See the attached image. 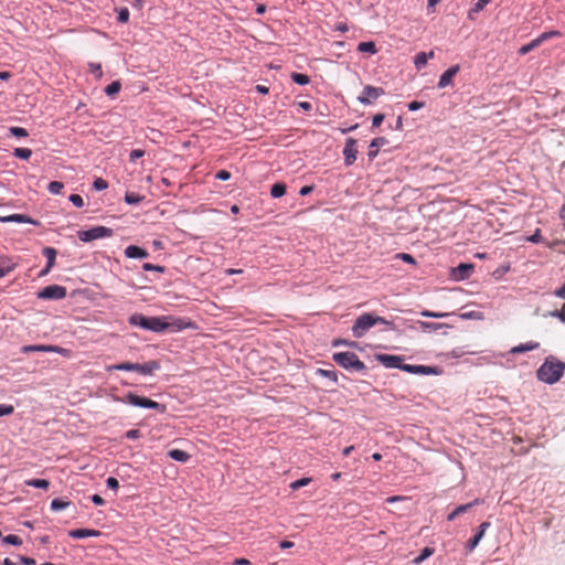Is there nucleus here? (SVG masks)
I'll list each match as a JSON object with an SVG mask.
<instances>
[{"mask_svg":"<svg viewBox=\"0 0 565 565\" xmlns=\"http://www.w3.org/2000/svg\"><path fill=\"white\" fill-rule=\"evenodd\" d=\"M565 371V363L553 356L546 358L544 363L539 367L537 379L547 384H554L559 381Z\"/></svg>","mask_w":565,"mask_h":565,"instance_id":"1","label":"nucleus"},{"mask_svg":"<svg viewBox=\"0 0 565 565\" xmlns=\"http://www.w3.org/2000/svg\"><path fill=\"white\" fill-rule=\"evenodd\" d=\"M377 323L384 324L388 329L395 328L392 321H388L383 317L366 312L356 318L352 327L353 335L355 338H362L372 327H374Z\"/></svg>","mask_w":565,"mask_h":565,"instance_id":"2","label":"nucleus"},{"mask_svg":"<svg viewBox=\"0 0 565 565\" xmlns=\"http://www.w3.org/2000/svg\"><path fill=\"white\" fill-rule=\"evenodd\" d=\"M334 362L347 370L363 372L366 370L365 364L353 352H338L333 354Z\"/></svg>","mask_w":565,"mask_h":565,"instance_id":"3","label":"nucleus"},{"mask_svg":"<svg viewBox=\"0 0 565 565\" xmlns=\"http://www.w3.org/2000/svg\"><path fill=\"white\" fill-rule=\"evenodd\" d=\"M122 402L128 403L136 407H142V408H152L158 411L159 413L166 412V406L162 404H159L158 402H154L148 397L139 396L132 392H129Z\"/></svg>","mask_w":565,"mask_h":565,"instance_id":"4","label":"nucleus"},{"mask_svg":"<svg viewBox=\"0 0 565 565\" xmlns=\"http://www.w3.org/2000/svg\"><path fill=\"white\" fill-rule=\"evenodd\" d=\"M113 235V230L106 226H94L88 230H82L77 232V237L83 243H89L95 239L110 237Z\"/></svg>","mask_w":565,"mask_h":565,"instance_id":"5","label":"nucleus"},{"mask_svg":"<svg viewBox=\"0 0 565 565\" xmlns=\"http://www.w3.org/2000/svg\"><path fill=\"white\" fill-rule=\"evenodd\" d=\"M561 36H562V33L556 30L543 32L537 38L532 40L530 43L522 45L518 52L520 55H525L529 52H531L532 50L540 46L543 42L554 39V38H561Z\"/></svg>","mask_w":565,"mask_h":565,"instance_id":"6","label":"nucleus"},{"mask_svg":"<svg viewBox=\"0 0 565 565\" xmlns=\"http://www.w3.org/2000/svg\"><path fill=\"white\" fill-rule=\"evenodd\" d=\"M66 288L60 285H51L38 292V298L45 300H60L66 297Z\"/></svg>","mask_w":565,"mask_h":565,"instance_id":"7","label":"nucleus"},{"mask_svg":"<svg viewBox=\"0 0 565 565\" xmlns=\"http://www.w3.org/2000/svg\"><path fill=\"white\" fill-rule=\"evenodd\" d=\"M385 94L384 89L382 87H375L371 85H366L363 88L362 94L358 97V100L363 105H369L373 100L377 99L379 97L383 96Z\"/></svg>","mask_w":565,"mask_h":565,"instance_id":"8","label":"nucleus"},{"mask_svg":"<svg viewBox=\"0 0 565 565\" xmlns=\"http://www.w3.org/2000/svg\"><path fill=\"white\" fill-rule=\"evenodd\" d=\"M343 156H344V163L345 166H351L356 160L358 156V148H356V140L353 138H349L345 141V146L343 149Z\"/></svg>","mask_w":565,"mask_h":565,"instance_id":"9","label":"nucleus"},{"mask_svg":"<svg viewBox=\"0 0 565 565\" xmlns=\"http://www.w3.org/2000/svg\"><path fill=\"white\" fill-rule=\"evenodd\" d=\"M376 360L381 362L385 367H395L401 369L403 358L399 355H391V354H379L376 355Z\"/></svg>","mask_w":565,"mask_h":565,"instance_id":"10","label":"nucleus"},{"mask_svg":"<svg viewBox=\"0 0 565 565\" xmlns=\"http://www.w3.org/2000/svg\"><path fill=\"white\" fill-rule=\"evenodd\" d=\"M134 366L136 367V369H134V371H136L142 375H150L160 369V363H159V361L152 360V361H148L143 364L135 363Z\"/></svg>","mask_w":565,"mask_h":565,"instance_id":"11","label":"nucleus"},{"mask_svg":"<svg viewBox=\"0 0 565 565\" xmlns=\"http://www.w3.org/2000/svg\"><path fill=\"white\" fill-rule=\"evenodd\" d=\"M459 70H460L459 65H452L446 72H444L439 78L438 87L445 88L448 85H450L452 83V78L456 76V74L459 72Z\"/></svg>","mask_w":565,"mask_h":565,"instance_id":"12","label":"nucleus"},{"mask_svg":"<svg viewBox=\"0 0 565 565\" xmlns=\"http://www.w3.org/2000/svg\"><path fill=\"white\" fill-rule=\"evenodd\" d=\"M148 330L158 333L168 330L167 317H150Z\"/></svg>","mask_w":565,"mask_h":565,"instance_id":"13","label":"nucleus"},{"mask_svg":"<svg viewBox=\"0 0 565 565\" xmlns=\"http://www.w3.org/2000/svg\"><path fill=\"white\" fill-rule=\"evenodd\" d=\"M100 534V531L93 529H75L68 532V535L73 539L97 537Z\"/></svg>","mask_w":565,"mask_h":565,"instance_id":"14","label":"nucleus"},{"mask_svg":"<svg viewBox=\"0 0 565 565\" xmlns=\"http://www.w3.org/2000/svg\"><path fill=\"white\" fill-rule=\"evenodd\" d=\"M43 255L47 259V264L44 269L41 270V273L38 276H44L46 275L51 268L54 266L55 258H56V250L53 247H45L43 249Z\"/></svg>","mask_w":565,"mask_h":565,"instance_id":"15","label":"nucleus"},{"mask_svg":"<svg viewBox=\"0 0 565 565\" xmlns=\"http://www.w3.org/2000/svg\"><path fill=\"white\" fill-rule=\"evenodd\" d=\"M125 255L128 258H147L149 253L137 245H129L125 249Z\"/></svg>","mask_w":565,"mask_h":565,"instance_id":"16","label":"nucleus"},{"mask_svg":"<svg viewBox=\"0 0 565 565\" xmlns=\"http://www.w3.org/2000/svg\"><path fill=\"white\" fill-rule=\"evenodd\" d=\"M479 503H480V500L476 499L475 501H472L470 503L458 505L451 513L448 514L447 520L449 522L454 521L458 515L467 512L473 505H477Z\"/></svg>","mask_w":565,"mask_h":565,"instance_id":"17","label":"nucleus"},{"mask_svg":"<svg viewBox=\"0 0 565 565\" xmlns=\"http://www.w3.org/2000/svg\"><path fill=\"white\" fill-rule=\"evenodd\" d=\"M150 317H146L141 313H135L129 317V323L131 326L140 327L145 330H148Z\"/></svg>","mask_w":565,"mask_h":565,"instance_id":"18","label":"nucleus"},{"mask_svg":"<svg viewBox=\"0 0 565 565\" xmlns=\"http://www.w3.org/2000/svg\"><path fill=\"white\" fill-rule=\"evenodd\" d=\"M387 139L384 137L374 138L370 143L369 157L371 159L377 156L379 149L387 143Z\"/></svg>","mask_w":565,"mask_h":565,"instance_id":"19","label":"nucleus"},{"mask_svg":"<svg viewBox=\"0 0 565 565\" xmlns=\"http://www.w3.org/2000/svg\"><path fill=\"white\" fill-rule=\"evenodd\" d=\"M171 321H167L168 329L172 331H181L191 326V322L182 318H169Z\"/></svg>","mask_w":565,"mask_h":565,"instance_id":"20","label":"nucleus"},{"mask_svg":"<svg viewBox=\"0 0 565 565\" xmlns=\"http://www.w3.org/2000/svg\"><path fill=\"white\" fill-rule=\"evenodd\" d=\"M540 347V343L539 342H535V341H529L526 343H521L516 347H513L511 349V353L512 354H516V353H523V352H527V351H532V350H536L537 348Z\"/></svg>","mask_w":565,"mask_h":565,"instance_id":"21","label":"nucleus"},{"mask_svg":"<svg viewBox=\"0 0 565 565\" xmlns=\"http://www.w3.org/2000/svg\"><path fill=\"white\" fill-rule=\"evenodd\" d=\"M0 222H18V223H34L33 220L30 217H26L24 214H8V215H0Z\"/></svg>","mask_w":565,"mask_h":565,"instance_id":"22","label":"nucleus"},{"mask_svg":"<svg viewBox=\"0 0 565 565\" xmlns=\"http://www.w3.org/2000/svg\"><path fill=\"white\" fill-rule=\"evenodd\" d=\"M38 352H57L65 358L71 356V351L56 345H39L36 347Z\"/></svg>","mask_w":565,"mask_h":565,"instance_id":"23","label":"nucleus"},{"mask_svg":"<svg viewBox=\"0 0 565 565\" xmlns=\"http://www.w3.org/2000/svg\"><path fill=\"white\" fill-rule=\"evenodd\" d=\"M434 57V51H430L429 53L419 52L414 60L415 67L417 70H422L426 66L429 58Z\"/></svg>","mask_w":565,"mask_h":565,"instance_id":"24","label":"nucleus"},{"mask_svg":"<svg viewBox=\"0 0 565 565\" xmlns=\"http://www.w3.org/2000/svg\"><path fill=\"white\" fill-rule=\"evenodd\" d=\"M168 456L179 462H186L190 460L191 456L186 451L181 449H171L168 451Z\"/></svg>","mask_w":565,"mask_h":565,"instance_id":"25","label":"nucleus"},{"mask_svg":"<svg viewBox=\"0 0 565 565\" xmlns=\"http://www.w3.org/2000/svg\"><path fill=\"white\" fill-rule=\"evenodd\" d=\"M15 264L8 257H0V278L6 276L14 268Z\"/></svg>","mask_w":565,"mask_h":565,"instance_id":"26","label":"nucleus"},{"mask_svg":"<svg viewBox=\"0 0 565 565\" xmlns=\"http://www.w3.org/2000/svg\"><path fill=\"white\" fill-rule=\"evenodd\" d=\"M441 370L435 366L417 365L416 374L422 375H439Z\"/></svg>","mask_w":565,"mask_h":565,"instance_id":"27","label":"nucleus"},{"mask_svg":"<svg viewBox=\"0 0 565 565\" xmlns=\"http://www.w3.org/2000/svg\"><path fill=\"white\" fill-rule=\"evenodd\" d=\"M457 273H458V277L460 279H465V278H468L471 274V271L473 270V265L472 264H460L457 268H456Z\"/></svg>","mask_w":565,"mask_h":565,"instance_id":"28","label":"nucleus"},{"mask_svg":"<svg viewBox=\"0 0 565 565\" xmlns=\"http://www.w3.org/2000/svg\"><path fill=\"white\" fill-rule=\"evenodd\" d=\"M135 363H131V362H122V363H119V364H113V365H108L106 367V370L108 372H111L114 370H117V371H134V369H136L134 366Z\"/></svg>","mask_w":565,"mask_h":565,"instance_id":"29","label":"nucleus"},{"mask_svg":"<svg viewBox=\"0 0 565 565\" xmlns=\"http://www.w3.org/2000/svg\"><path fill=\"white\" fill-rule=\"evenodd\" d=\"M358 51L362 52V53H371V54H375L377 52L375 43L372 41L359 43Z\"/></svg>","mask_w":565,"mask_h":565,"instance_id":"30","label":"nucleus"},{"mask_svg":"<svg viewBox=\"0 0 565 565\" xmlns=\"http://www.w3.org/2000/svg\"><path fill=\"white\" fill-rule=\"evenodd\" d=\"M434 553H435L434 547L426 546L422 551V553L416 558H414L413 562H414V564L418 565V564L423 563L426 558L430 557Z\"/></svg>","mask_w":565,"mask_h":565,"instance_id":"31","label":"nucleus"},{"mask_svg":"<svg viewBox=\"0 0 565 565\" xmlns=\"http://www.w3.org/2000/svg\"><path fill=\"white\" fill-rule=\"evenodd\" d=\"M286 193V184L285 183H275L273 186H271V190H270V194L274 196V198H280L284 194Z\"/></svg>","mask_w":565,"mask_h":565,"instance_id":"32","label":"nucleus"},{"mask_svg":"<svg viewBox=\"0 0 565 565\" xmlns=\"http://www.w3.org/2000/svg\"><path fill=\"white\" fill-rule=\"evenodd\" d=\"M143 199H145V196L140 195L139 193H135V192H127L125 195V201L131 205H135V204L141 202Z\"/></svg>","mask_w":565,"mask_h":565,"instance_id":"33","label":"nucleus"},{"mask_svg":"<svg viewBox=\"0 0 565 565\" xmlns=\"http://www.w3.org/2000/svg\"><path fill=\"white\" fill-rule=\"evenodd\" d=\"M13 156L26 160L32 156V150L29 148H15L13 151Z\"/></svg>","mask_w":565,"mask_h":565,"instance_id":"34","label":"nucleus"},{"mask_svg":"<svg viewBox=\"0 0 565 565\" xmlns=\"http://www.w3.org/2000/svg\"><path fill=\"white\" fill-rule=\"evenodd\" d=\"M291 79L299 85H307L310 82L309 76L302 73H292Z\"/></svg>","mask_w":565,"mask_h":565,"instance_id":"35","label":"nucleus"},{"mask_svg":"<svg viewBox=\"0 0 565 565\" xmlns=\"http://www.w3.org/2000/svg\"><path fill=\"white\" fill-rule=\"evenodd\" d=\"M120 88H121L120 82L115 81V82L110 83L108 86H106L105 93L108 96H114L120 90Z\"/></svg>","mask_w":565,"mask_h":565,"instance_id":"36","label":"nucleus"},{"mask_svg":"<svg viewBox=\"0 0 565 565\" xmlns=\"http://www.w3.org/2000/svg\"><path fill=\"white\" fill-rule=\"evenodd\" d=\"M10 135L17 137V138H24L28 137V130L22 127H11L9 129Z\"/></svg>","mask_w":565,"mask_h":565,"instance_id":"37","label":"nucleus"},{"mask_svg":"<svg viewBox=\"0 0 565 565\" xmlns=\"http://www.w3.org/2000/svg\"><path fill=\"white\" fill-rule=\"evenodd\" d=\"M71 502L68 501H63V500H60V499H54L52 502H51V509L53 511H60V510H63L65 509L66 507L70 505Z\"/></svg>","mask_w":565,"mask_h":565,"instance_id":"38","label":"nucleus"},{"mask_svg":"<svg viewBox=\"0 0 565 565\" xmlns=\"http://www.w3.org/2000/svg\"><path fill=\"white\" fill-rule=\"evenodd\" d=\"M311 482V478H301L290 483V488L292 490H298L305 486H308Z\"/></svg>","mask_w":565,"mask_h":565,"instance_id":"39","label":"nucleus"},{"mask_svg":"<svg viewBox=\"0 0 565 565\" xmlns=\"http://www.w3.org/2000/svg\"><path fill=\"white\" fill-rule=\"evenodd\" d=\"M89 72L95 75L96 78H102L103 70L99 63H89L88 64Z\"/></svg>","mask_w":565,"mask_h":565,"instance_id":"40","label":"nucleus"},{"mask_svg":"<svg viewBox=\"0 0 565 565\" xmlns=\"http://www.w3.org/2000/svg\"><path fill=\"white\" fill-rule=\"evenodd\" d=\"M3 543L11 545H20L22 544V540L20 536L15 534H9L3 539Z\"/></svg>","mask_w":565,"mask_h":565,"instance_id":"41","label":"nucleus"},{"mask_svg":"<svg viewBox=\"0 0 565 565\" xmlns=\"http://www.w3.org/2000/svg\"><path fill=\"white\" fill-rule=\"evenodd\" d=\"M63 188H64V184L60 181H52L49 184V191L53 194H58Z\"/></svg>","mask_w":565,"mask_h":565,"instance_id":"42","label":"nucleus"},{"mask_svg":"<svg viewBox=\"0 0 565 565\" xmlns=\"http://www.w3.org/2000/svg\"><path fill=\"white\" fill-rule=\"evenodd\" d=\"M422 327L431 331H437L443 327H448L445 323H436V322H422Z\"/></svg>","mask_w":565,"mask_h":565,"instance_id":"43","label":"nucleus"},{"mask_svg":"<svg viewBox=\"0 0 565 565\" xmlns=\"http://www.w3.org/2000/svg\"><path fill=\"white\" fill-rule=\"evenodd\" d=\"M420 315L423 317H427V318H444V317L449 316L450 313H447V312H434V311H429V310H424V311L420 312Z\"/></svg>","mask_w":565,"mask_h":565,"instance_id":"44","label":"nucleus"},{"mask_svg":"<svg viewBox=\"0 0 565 565\" xmlns=\"http://www.w3.org/2000/svg\"><path fill=\"white\" fill-rule=\"evenodd\" d=\"M108 186V183L106 180L102 179V178H97L94 183H93V188L97 191H102V190H105L107 189Z\"/></svg>","mask_w":565,"mask_h":565,"instance_id":"45","label":"nucleus"},{"mask_svg":"<svg viewBox=\"0 0 565 565\" xmlns=\"http://www.w3.org/2000/svg\"><path fill=\"white\" fill-rule=\"evenodd\" d=\"M460 318L461 319H478L479 320L482 318V313L479 311H470V312L461 313Z\"/></svg>","mask_w":565,"mask_h":565,"instance_id":"46","label":"nucleus"},{"mask_svg":"<svg viewBox=\"0 0 565 565\" xmlns=\"http://www.w3.org/2000/svg\"><path fill=\"white\" fill-rule=\"evenodd\" d=\"M70 201L76 206V207H83L84 206V200L79 194H72L70 196Z\"/></svg>","mask_w":565,"mask_h":565,"instance_id":"47","label":"nucleus"},{"mask_svg":"<svg viewBox=\"0 0 565 565\" xmlns=\"http://www.w3.org/2000/svg\"><path fill=\"white\" fill-rule=\"evenodd\" d=\"M14 412L12 405L0 404V417L11 415Z\"/></svg>","mask_w":565,"mask_h":565,"instance_id":"48","label":"nucleus"},{"mask_svg":"<svg viewBox=\"0 0 565 565\" xmlns=\"http://www.w3.org/2000/svg\"><path fill=\"white\" fill-rule=\"evenodd\" d=\"M489 526H490L489 522H482L479 526V531L475 534V536L481 541Z\"/></svg>","mask_w":565,"mask_h":565,"instance_id":"49","label":"nucleus"},{"mask_svg":"<svg viewBox=\"0 0 565 565\" xmlns=\"http://www.w3.org/2000/svg\"><path fill=\"white\" fill-rule=\"evenodd\" d=\"M489 2L490 0H478V2L475 4V8L470 10L469 17H471L472 12L481 11Z\"/></svg>","mask_w":565,"mask_h":565,"instance_id":"50","label":"nucleus"},{"mask_svg":"<svg viewBox=\"0 0 565 565\" xmlns=\"http://www.w3.org/2000/svg\"><path fill=\"white\" fill-rule=\"evenodd\" d=\"M142 268L146 271H152V270L160 271V273L163 271V267H161L159 265H153V264H150V263H145L142 265Z\"/></svg>","mask_w":565,"mask_h":565,"instance_id":"51","label":"nucleus"},{"mask_svg":"<svg viewBox=\"0 0 565 565\" xmlns=\"http://www.w3.org/2000/svg\"><path fill=\"white\" fill-rule=\"evenodd\" d=\"M106 484H107L108 488H110L113 490H117L118 487H119L118 480L116 478H114V477L107 478Z\"/></svg>","mask_w":565,"mask_h":565,"instance_id":"52","label":"nucleus"},{"mask_svg":"<svg viewBox=\"0 0 565 565\" xmlns=\"http://www.w3.org/2000/svg\"><path fill=\"white\" fill-rule=\"evenodd\" d=\"M215 178L222 181L228 180L231 178V173L227 170H220Z\"/></svg>","mask_w":565,"mask_h":565,"instance_id":"53","label":"nucleus"},{"mask_svg":"<svg viewBox=\"0 0 565 565\" xmlns=\"http://www.w3.org/2000/svg\"><path fill=\"white\" fill-rule=\"evenodd\" d=\"M145 151L140 149H135L130 152V161H136L137 159L143 157Z\"/></svg>","mask_w":565,"mask_h":565,"instance_id":"54","label":"nucleus"},{"mask_svg":"<svg viewBox=\"0 0 565 565\" xmlns=\"http://www.w3.org/2000/svg\"><path fill=\"white\" fill-rule=\"evenodd\" d=\"M397 257L403 259L406 263H409V264H415L416 263L414 257L411 254L399 253V254H397Z\"/></svg>","mask_w":565,"mask_h":565,"instance_id":"55","label":"nucleus"},{"mask_svg":"<svg viewBox=\"0 0 565 565\" xmlns=\"http://www.w3.org/2000/svg\"><path fill=\"white\" fill-rule=\"evenodd\" d=\"M541 239H542V236H541V234H540V230H536V231H535V233H534L533 235L527 236V237L525 238V241H527V242H532V243H539V242H541Z\"/></svg>","mask_w":565,"mask_h":565,"instance_id":"56","label":"nucleus"},{"mask_svg":"<svg viewBox=\"0 0 565 565\" xmlns=\"http://www.w3.org/2000/svg\"><path fill=\"white\" fill-rule=\"evenodd\" d=\"M416 369H417V365L404 364L402 362L401 370H403V371H405L407 373L416 374Z\"/></svg>","mask_w":565,"mask_h":565,"instance_id":"57","label":"nucleus"},{"mask_svg":"<svg viewBox=\"0 0 565 565\" xmlns=\"http://www.w3.org/2000/svg\"><path fill=\"white\" fill-rule=\"evenodd\" d=\"M319 373H321L323 376L331 379L334 382L338 380L337 373L334 371L319 370Z\"/></svg>","mask_w":565,"mask_h":565,"instance_id":"58","label":"nucleus"},{"mask_svg":"<svg viewBox=\"0 0 565 565\" xmlns=\"http://www.w3.org/2000/svg\"><path fill=\"white\" fill-rule=\"evenodd\" d=\"M384 120V115L383 114H376L373 116V119H372V125L373 127H379Z\"/></svg>","mask_w":565,"mask_h":565,"instance_id":"59","label":"nucleus"},{"mask_svg":"<svg viewBox=\"0 0 565 565\" xmlns=\"http://www.w3.org/2000/svg\"><path fill=\"white\" fill-rule=\"evenodd\" d=\"M480 540H478V537L473 536L472 539H470L467 543V548L471 552L473 551L477 545L479 544Z\"/></svg>","mask_w":565,"mask_h":565,"instance_id":"60","label":"nucleus"},{"mask_svg":"<svg viewBox=\"0 0 565 565\" xmlns=\"http://www.w3.org/2000/svg\"><path fill=\"white\" fill-rule=\"evenodd\" d=\"M118 20L120 22H124V23L128 22V20H129V11H128V9H122L119 12Z\"/></svg>","mask_w":565,"mask_h":565,"instance_id":"61","label":"nucleus"},{"mask_svg":"<svg viewBox=\"0 0 565 565\" xmlns=\"http://www.w3.org/2000/svg\"><path fill=\"white\" fill-rule=\"evenodd\" d=\"M140 437V430L139 429H130L126 433V438L128 439H136Z\"/></svg>","mask_w":565,"mask_h":565,"instance_id":"62","label":"nucleus"},{"mask_svg":"<svg viewBox=\"0 0 565 565\" xmlns=\"http://www.w3.org/2000/svg\"><path fill=\"white\" fill-rule=\"evenodd\" d=\"M423 105L424 104L422 102L414 100V102L408 104V109L414 111V110H417V109L422 108Z\"/></svg>","mask_w":565,"mask_h":565,"instance_id":"63","label":"nucleus"},{"mask_svg":"<svg viewBox=\"0 0 565 565\" xmlns=\"http://www.w3.org/2000/svg\"><path fill=\"white\" fill-rule=\"evenodd\" d=\"M250 562L247 558H235L233 565H249Z\"/></svg>","mask_w":565,"mask_h":565,"instance_id":"64","label":"nucleus"}]
</instances>
